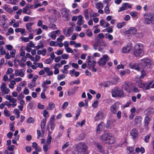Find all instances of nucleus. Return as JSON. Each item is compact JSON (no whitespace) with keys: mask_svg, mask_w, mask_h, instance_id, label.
Wrapping results in <instances>:
<instances>
[{"mask_svg":"<svg viewBox=\"0 0 154 154\" xmlns=\"http://www.w3.org/2000/svg\"><path fill=\"white\" fill-rule=\"evenodd\" d=\"M51 84V81L50 80H46L44 81L42 85V87L45 88L46 85H49Z\"/></svg>","mask_w":154,"mask_h":154,"instance_id":"e433bc0d","label":"nucleus"},{"mask_svg":"<svg viewBox=\"0 0 154 154\" xmlns=\"http://www.w3.org/2000/svg\"><path fill=\"white\" fill-rule=\"evenodd\" d=\"M105 127L104 123L103 122H101L98 125L96 130V133L97 134H100V131L103 130V128Z\"/></svg>","mask_w":154,"mask_h":154,"instance_id":"2eb2a0df","label":"nucleus"},{"mask_svg":"<svg viewBox=\"0 0 154 154\" xmlns=\"http://www.w3.org/2000/svg\"><path fill=\"white\" fill-rule=\"evenodd\" d=\"M125 24V23L124 22H123L122 23H119L117 24V27L119 28L120 29L122 28Z\"/></svg>","mask_w":154,"mask_h":154,"instance_id":"864d4df0","label":"nucleus"},{"mask_svg":"<svg viewBox=\"0 0 154 154\" xmlns=\"http://www.w3.org/2000/svg\"><path fill=\"white\" fill-rule=\"evenodd\" d=\"M3 8L5 9V11L9 12L11 13L12 12V9L9 7L7 5H4L3 7Z\"/></svg>","mask_w":154,"mask_h":154,"instance_id":"4c0bfd02","label":"nucleus"},{"mask_svg":"<svg viewBox=\"0 0 154 154\" xmlns=\"http://www.w3.org/2000/svg\"><path fill=\"white\" fill-rule=\"evenodd\" d=\"M130 134L132 137V138L135 140L138 135V131L136 128H134L131 130Z\"/></svg>","mask_w":154,"mask_h":154,"instance_id":"6ab92c4d","label":"nucleus"},{"mask_svg":"<svg viewBox=\"0 0 154 154\" xmlns=\"http://www.w3.org/2000/svg\"><path fill=\"white\" fill-rule=\"evenodd\" d=\"M146 116H150L152 115L154 113V109L152 107H150L145 110Z\"/></svg>","mask_w":154,"mask_h":154,"instance_id":"ddd939ff","label":"nucleus"},{"mask_svg":"<svg viewBox=\"0 0 154 154\" xmlns=\"http://www.w3.org/2000/svg\"><path fill=\"white\" fill-rule=\"evenodd\" d=\"M100 46L107 47L108 45L106 42L103 40H100L99 41Z\"/></svg>","mask_w":154,"mask_h":154,"instance_id":"c9c22d12","label":"nucleus"},{"mask_svg":"<svg viewBox=\"0 0 154 154\" xmlns=\"http://www.w3.org/2000/svg\"><path fill=\"white\" fill-rule=\"evenodd\" d=\"M27 107L31 109H33L35 108L34 104L32 103H29Z\"/></svg>","mask_w":154,"mask_h":154,"instance_id":"49530a36","label":"nucleus"},{"mask_svg":"<svg viewBox=\"0 0 154 154\" xmlns=\"http://www.w3.org/2000/svg\"><path fill=\"white\" fill-rule=\"evenodd\" d=\"M34 24L33 22H28L26 23L25 27L27 31L29 32H32L33 31L32 28L33 25Z\"/></svg>","mask_w":154,"mask_h":154,"instance_id":"dca6fc26","label":"nucleus"},{"mask_svg":"<svg viewBox=\"0 0 154 154\" xmlns=\"http://www.w3.org/2000/svg\"><path fill=\"white\" fill-rule=\"evenodd\" d=\"M137 32V29L135 27H130L129 29L126 32L127 34L134 35Z\"/></svg>","mask_w":154,"mask_h":154,"instance_id":"4be33fe9","label":"nucleus"},{"mask_svg":"<svg viewBox=\"0 0 154 154\" xmlns=\"http://www.w3.org/2000/svg\"><path fill=\"white\" fill-rule=\"evenodd\" d=\"M15 75L16 76H20L23 77L24 75V73L23 69L15 70Z\"/></svg>","mask_w":154,"mask_h":154,"instance_id":"412c9836","label":"nucleus"},{"mask_svg":"<svg viewBox=\"0 0 154 154\" xmlns=\"http://www.w3.org/2000/svg\"><path fill=\"white\" fill-rule=\"evenodd\" d=\"M151 60L149 59L144 58L141 60L140 64L144 69H146L150 68Z\"/></svg>","mask_w":154,"mask_h":154,"instance_id":"0eeeda50","label":"nucleus"},{"mask_svg":"<svg viewBox=\"0 0 154 154\" xmlns=\"http://www.w3.org/2000/svg\"><path fill=\"white\" fill-rule=\"evenodd\" d=\"M0 89L2 95L8 94L10 91V89L7 88L6 83L5 82H3L2 83V85L0 86Z\"/></svg>","mask_w":154,"mask_h":154,"instance_id":"1a4fd4ad","label":"nucleus"},{"mask_svg":"<svg viewBox=\"0 0 154 154\" xmlns=\"http://www.w3.org/2000/svg\"><path fill=\"white\" fill-rule=\"evenodd\" d=\"M103 113L101 111H98L96 114L94 119L96 121L102 120L104 118Z\"/></svg>","mask_w":154,"mask_h":154,"instance_id":"f8f14e48","label":"nucleus"},{"mask_svg":"<svg viewBox=\"0 0 154 154\" xmlns=\"http://www.w3.org/2000/svg\"><path fill=\"white\" fill-rule=\"evenodd\" d=\"M75 89H72L67 92L69 96H71L74 95L75 93Z\"/></svg>","mask_w":154,"mask_h":154,"instance_id":"a18cd8bd","label":"nucleus"},{"mask_svg":"<svg viewBox=\"0 0 154 154\" xmlns=\"http://www.w3.org/2000/svg\"><path fill=\"white\" fill-rule=\"evenodd\" d=\"M78 19L77 24L79 26L83 24L84 23V21L83 20V17L82 15H79L78 17Z\"/></svg>","mask_w":154,"mask_h":154,"instance_id":"b1692460","label":"nucleus"},{"mask_svg":"<svg viewBox=\"0 0 154 154\" xmlns=\"http://www.w3.org/2000/svg\"><path fill=\"white\" fill-rule=\"evenodd\" d=\"M87 63V68L92 72H96L97 69L94 67L96 64V60L92 56H88L86 60Z\"/></svg>","mask_w":154,"mask_h":154,"instance_id":"f257e3e1","label":"nucleus"},{"mask_svg":"<svg viewBox=\"0 0 154 154\" xmlns=\"http://www.w3.org/2000/svg\"><path fill=\"white\" fill-rule=\"evenodd\" d=\"M130 71L128 69H126L125 70L121 71L120 73V74L121 76H123L126 74H128L130 73Z\"/></svg>","mask_w":154,"mask_h":154,"instance_id":"f704fd0d","label":"nucleus"},{"mask_svg":"<svg viewBox=\"0 0 154 154\" xmlns=\"http://www.w3.org/2000/svg\"><path fill=\"white\" fill-rule=\"evenodd\" d=\"M127 10V8L124 3L123 4L122 7L120 8L119 10H118V12H121L124 10Z\"/></svg>","mask_w":154,"mask_h":154,"instance_id":"37998d69","label":"nucleus"},{"mask_svg":"<svg viewBox=\"0 0 154 154\" xmlns=\"http://www.w3.org/2000/svg\"><path fill=\"white\" fill-rule=\"evenodd\" d=\"M129 67L133 69H135L137 71H140V68L139 66V64L137 63H135L133 64L131 63H130L129 65Z\"/></svg>","mask_w":154,"mask_h":154,"instance_id":"f3484780","label":"nucleus"},{"mask_svg":"<svg viewBox=\"0 0 154 154\" xmlns=\"http://www.w3.org/2000/svg\"><path fill=\"white\" fill-rule=\"evenodd\" d=\"M5 20L4 21L3 20H1L0 22V26L4 29H6L7 27V26L5 25Z\"/></svg>","mask_w":154,"mask_h":154,"instance_id":"58836bf2","label":"nucleus"},{"mask_svg":"<svg viewBox=\"0 0 154 154\" xmlns=\"http://www.w3.org/2000/svg\"><path fill=\"white\" fill-rule=\"evenodd\" d=\"M131 49V47L128 45H127L126 47H124L122 48L123 52L124 53H128Z\"/></svg>","mask_w":154,"mask_h":154,"instance_id":"c85d7f7f","label":"nucleus"},{"mask_svg":"<svg viewBox=\"0 0 154 154\" xmlns=\"http://www.w3.org/2000/svg\"><path fill=\"white\" fill-rule=\"evenodd\" d=\"M100 139L102 141H108V142L110 144L114 143L115 140L113 135L108 132H105L100 137Z\"/></svg>","mask_w":154,"mask_h":154,"instance_id":"7ed1b4c3","label":"nucleus"},{"mask_svg":"<svg viewBox=\"0 0 154 154\" xmlns=\"http://www.w3.org/2000/svg\"><path fill=\"white\" fill-rule=\"evenodd\" d=\"M151 120V119L149 118V116H146L144 120V125L147 126L149 125V122Z\"/></svg>","mask_w":154,"mask_h":154,"instance_id":"c756f323","label":"nucleus"},{"mask_svg":"<svg viewBox=\"0 0 154 154\" xmlns=\"http://www.w3.org/2000/svg\"><path fill=\"white\" fill-rule=\"evenodd\" d=\"M106 31L109 33H111L113 32L112 29L111 27H109L103 30V32H106Z\"/></svg>","mask_w":154,"mask_h":154,"instance_id":"6e6d98bb","label":"nucleus"},{"mask_svg":"<svg viewBox=\"0 0 154 154\" xmlns=\"http://www.w3.org/2000/svg\"><path fill=\"white\" fill-rule=\"evenodd\" d=\"M55 107V104L52 102H50L48 104V109L49 110H52Z\"/></svg>","mask_w":154,"mask_h":154,"instance_id":"a19ab883","label":"nucleus"},{"mask_svg":"<svg viewBox=\"0 0 154 154\" xmlns=\"http://www.w3.org/2000/svg\"><path fill=\"white\" fill-rule=\"evenodd\" d=\"M86 147L85 143H82L79 144L78 146L77 147L76 149L79 152H84L86 150Z\"/></svg>","mask_w":154,"mask_h":154,"instance_id":"4468645a","label":"nucleus"},{"mask_svg":"<svg viewBox=\"0 0 154 154\" xmlns=\"http://www.w3.org/2000/svg\"><path fill=\"white\" fill-rule=\"evenodd\" d=\"M65 49L67 52L72 53L73 52V50L70 48L67 47L65 48Z\"/></svg>","mask_w":154,"mask_h":154,"instance_id":"69168bd1","label":"nucleus"},{"mask_svg":"<svg viewBox=\"0 0 154 154\" xmlns=\"http://www.w3.org/2000/svg\"><path fill=\"white\" fill-rule=\"evenodd\" d=\"M64 38V36L63 35H60L59 37L57 39V40L58 42H61L62 40Z\"/></svg>","mask_w":154,"mask_h":154,"instance_id":"0e129e2a","label":"nucleus"},{"mask_svg":"<svg viewBox=\"0 0 154 154\" xmlns=\"http://www.w3.org/2000/svg\"><path fill=\"white\" fill-rule=\"evenodd\" d=\"M130 14L132 17L135 18L136 17L138 14L137 12L135 11L131 12L130 13Z\"/></svg>","mask_w":154,"mask_h":154,"instance_id":"79ce46f5","label":"nucleus"},{"mask_svg":"<svg viewBox=\"0 0 154 154\" xmlns=\"http://www.w3.org/2000/svg\"><path fill=\"white\" fill-rule=\"evenodd\" d=\"M114 125V122L112 121L109 120L107 122L106 127L108 128H111Z\"/></svg>","mask_w":154,"mask_h":154,"instance_id":"473e14b6","label":"nucleus"},{"mask_svg":"<svg viewBox=\"0 0 154 154\" xmlns=\"http://www.w3.org/2000/svg\"><path fill=\"white\" fill-rule=\"evenodd\" d=\"M13 71V69L12 68H10L8 69L6 72V74L7 75H8L9 74L12 73Z\"/></svg>","mask_w":154,"mask_h":154,"instance_id":"338daca9","label":"nucleus"},{"mask_svg":"<svg viewBox=\"0 0 154 154\" xmlns=\"http://www.w3.org/2000/svg\"><path fill=\"white\" fill-rule=\"evenodd\" d=\"M62 11L61 14L62 17L66 20L68 21L70 20L71 15L69 13V10L66 8H63L62 9Z\"/></svg>","mask_w":154,"mask_h":154,"instance_id":"423d86ee","label":"nucleus"},{"mask_svg":"<svg viewBox=\"0 0 154 154\" xmlns=\"http://www.w3.org/2000/svg\"><path fill=\"white\" fill-rule=\"evenodd\" d=\"M136 152L137 153L140 152L141 153H144L145 152V149L143 147H141L140 148L136 147L135 149Z\"/></svg>","mask_w":154,"mask_h":154,"instance_id":"cd10ccee","label":"nucleus"},{"mask_svg":"<svg viewBox=\"0 0 154 154\" xmlns=\"http://www.w3.org/2000/svg\"><path fill=\"white\" fill-rule=\"evenodd\" d=\"M26 46L34 48L35 47V45L34 44L33 42L32 41H30L29 43H27Z\"/></svg>","mask_w":154,"mask_h":154,"instance_id":"e2e57ef3","label":"nucleus"},{"mask_svg":"<svg viewBox=\"0 0 154 154\" xmlns=\"http://www.w3.org/2000/svg\"><path fill=\"white\" fill-rule=\"evenodd\" d=\"M151 135V134H149L145 137L144 140L145 143H147L148 142Z\"/></svg>","mask_w":154,"mask_h":154,"instance_id":"09e8293b","label":"nucleus"},{"mask_svg":"<svg viewBox=\"0 0 154 154\" xmlns=\"http://www.w3.org/2000/svg\"><path fill=\"white\" fill-rule=\"evenodd\" d=\"M144 23L146 25L152 24L154 26V14L151 12L145 13L143 14Z\"/></svg>","mask_w":154,"mask_h":154,"instance_id":"f03ea898","label":"nucleus"},{"mask_svg":"<svg viewBox=\"0 0 154 154\" xmlns=\"http://www.w3.org/2000/svg\"><path fill=\"white\" fill-rule=\"evenodd\" d=\"M110 110L113 113L116 114V103H114L110 106Z\"/></svg>","mask_w":154,"mask_h":154,"instance_id":"2f4dec72","label":"nucleus"},{"mask_svg":"<svg viewBox=\"0 0 154 154\" xmlns=\"http://www.w3.org/2000/svg\"><path fill=\"white\" fill-rule=\"evenodd\" d=\"M124 94L122 91L116 89V97H124Z\"/></svg>","mask_w":154,"mask_h":154,"instance_id":"bb28decb","label":"nucleus"},{"mask_svg":"<svg viewBox=\"0 0 154 154\" xmlns=\"http://www.w3.org/2000/svg\"><path fill=\"white\" fill-rule=\"evenodd\" d=\"M141 75L140 76L139 79V82H138V84L137 85L139 84V83L140 82V81H141L142 82L141 80L142 79L144 78V77L146 75V72L144 70V69L141 71Z\"/></svg>","mask_w":154,"mask_h":154,"instance_id":"a878e982","label":"nucleus"},{"mask_svg":"<svg viewBox=\"0 0 154 154\" xmlns=\"http://www.w3.org/2000/svg\"><path fill=\"white\" fill-rule=\"evenodd\" d=\"M142 119V117L140 116H136L134 120V124L135 125L140 126L141 125V121Z\"/></svg>","mask_w":154,"mask_h":154,"instance_id":"a211bd4d","label":"nucleus"},{"mask_svg":"<svg viewBox=\"0 0 154 154\" xmlns=\"http://www.w3.org/2000/svg\"><path fill=\"white\" fill-rule=\"evenodd\" d=\"M143 45L141 44H136L134 46L133 53L135 57L142 56L144 54Z\"/></svg>","mask_w":154,"mask_h":154,"instance_id":"20e7f679","label":"nucleus"},{"mask_svg":"<svg viewBox=\"0 0 154 154\" xmlns=\"http://www.w3.org/2000/svg\"><path fill=\"white\" fill-rule=\"evenodd\" d=\"M73 30L72 27H70L69 29L65 28L63 29V33L66 37H69L71 35V33L73 32Z\"/></svg>","mask_w":154,"mask_h":154,"instance_id":"9b49d317","label":"nucleus"},{"mask_svg":"<svg viewBox=\"0 0 154 154\" xmlns=\"http://www.w3.org/2000/svg\"><path fill=\"white\" fill-rule=\"evenodd\" d=\"M65 77V75H58L57 76V79L58 80H61Z\"/></svg>","mask_w":154,"mask_h":154,"instance_id":"5fc2aeb1","label":"nucleus"},{"mask_svg":"<svg viewBox=\"0 0 154 154\" xmlns=\"http://www.w3.org/2000/svg\"><path fill=\"white\" fill-rule=\"evenodd\" d=\"M97 147L99 150L101 152H102L105 151L103 149L102 146L99 144H97Z\"/></svg>","mask_w":154,"mask_h":154,"instance_id":"c03bdc74","label":"nucleus"},{"mask_svg":"<svg viewBox=\"0 0 154 154\" xmlns=\"http://www.w3.org/2000/svg\"><path fill=\"white\" fill-rule=\"evenodd\" d=\"M37 133L38 135L37 138L38 139L40 137H43L44 136V131L42 132L41 133L40 131L39 130H37Z\"/></svg>","mask_w":154,"mask_h":154,"instance_id":"ea45409f","label":"nucleus"},{"mask_svg":"<svg viewBox=\"0 0 154 154\" xmlns=\"http://www.w3.org/2000/svg\"><path fill=\"white\" fill-rule=\"evenodd\" d=\"M47 118H44L42 120L41 123V127L42 132L44 131L46 123Z\"/></svg>","mask_w":154,"mask_h":154,"instance_id":"5701e85b","label":"nucleus"},{"mask_svg":"<svg viewBox=\"0 0 154 154\" xmlns=\"http://www.w3.org/2000/svg\"><path fill=\"white\" fill-rule=\"evenodd\" d=\"M5 48L8 50L10 51L12 49L13 47L11 45H5Z\"/></svg>","mask_w":154,"mask_h":154,"instance_id":"774afa93","label":"nucleus"},{"mask_svg":"<svg viewBox=\"0 0 154 154\" xmlns=\"http://www.w3.org/2000/svg\"><path fill=\"white\" fill-rule=\"evenodd\" d=\"M48 112L46 110H44V111L43 115L45 118H48L49 117V116L48 115Z\"/></svg>","mask_w":154,"mask_h":154,"instance_id":"052dcab7","label":"nucleus"},{"mask_svg":"<svg viewBox=\"0 0 154 154\" xmlns=\"http://www.w3.org/2000/svg\"><path fill=\"white\" fill-rule=\"evenodd\" d=\"M132 84L129 82H125L122 85V88L128 93H130L132 88Z\"/></svg>","mask_w":154,"mask_h":154,"instance_id":"6e6552de","label":"nucleus"},{"mask_svg":"<svg viewBox=\"0 0 154 154\" xmlns=\"http://www.w3.org/2000/svg\"><path fill=\"white\" fill-rule=\"evenodd\" d=\"M109 57L107 54H104L103 57L100 58L98 63L99 65L103 66L106 64V63L109 61Z\"/></svg>","mask_w":154,"mask_h":154,"instance_id":"9d476101","label":"nucleus"},{"mask_svg":"<svg viewBox=\"0 0 154 154\" xmlns=\"http://www.w3.org/2000/svg\"><path fill=\"white\" fill-rule=\"evenodd\" d=\"M36 85L35 82H31L28 85V86L30 89H32V91H33V88Z\"/></svg>","mask_w":154,"mask_h":154,"instance_id":"7c9ffc66","label":"nucleus"},{"mask_svg":"<svg viewBox=\"0 0 154 154\" xmlns=\"http://www.w3.org/2000/svg\"><path fill=\"white\" fill-rule=\"evenodd\" d=\"M86 34L89 37H91L93 35L92 32L89 29L87 30Z\"/></svg>","mask_w":154,"mask_h":154,"instance_id":"13d9d810","label":"nucleus"},{"mask_svg":"<svg viewBox=\"0 0 154 154\" xmlns=\"http://www.w3.org/2000/svg\"><path fill=\"white\" fill-rule=\"evenodd\" d=\"M48 145L46 143L43 146V149L44 152H46L48 151V149L50 148Z\"/></svg>","mask_w":154,"mask_h":154,"instance_id":"8fccbe9b","label":"nucleus"},{"mask_svg":"<svg viewBox=\"0 0 154 154\" xmlns=\"http://www.w3.org/2000/svg\"><path fill=\"white\" fill-rule=\"evenodd\" d=\"M105 38H108L109 40H112L113 39V37L111 35L108 34L106 33L105 34Z\"/></svg>","mask_w":154,"mask_h":154,"instance_id":"603ef678","label":"nucleus"},{"mask_svg":"<svg viewBox=\"0 0 154 154\" xmlns=\"http://www.w3.org/2000/svg\"><path fill=\"white\" fill-rule=\"evenodd\" d=\"M96 5V8L98 9H102L103 8V5L102 3H98Z\"/></svg>","mask_w":154,"mask_h":154,"instance_id":"3c124183","label":"nucleus"},{"mask_svg":"<svg viewBox=\"0 0 154 154\" xmlns=\"http://www.w3.org/2000/svg\"><path fill=\"white\" fill-rule=\"evenodd\" d=\"M100 25L103 28H106L110 26V24L105 21L103 19H101L100 21Z\"/></svg>","mask_w":154,"mask_h":154,"instance_id":"393cba45","label":"nucleus"},{"mask_svg":"<svg viewBox=\"0 0 154 154\" xmlns=\"http://www.w3.org/2000/svg\"><path fill=\"white\" fill-rule=\"evenodd\" d=\"M24 97V95L23 93H21L19 94L17 97V99L18 100L23 99Z\"/></svg>","mask_w":154,"mask_h":154,"instance_id":"680f3d73","label":"nucleus"},{"mask_svg":"<svg viewBox=\"0 0 154 154\" xmlns=\"http://www.w3.org/2000/svg\"><path fill=\"white\" fill-rule=\"evenodd\" d=\"M4 114L6 117L9 116L11 115L10 112L7 109V108L5 107L4 110Z\"/></svg>","mask_w":154,"mask_h":154,"instance_id":"72a5a7b5","label":"nucleus"},{"mask_svg":"<svg viewBox=\"0 0 154 154\" xmlns=\"http://www.w3.org/2000/svg\"><path fill=\"white\" fill-rule=\"evenodd\" d=\"M34 122V119L33 118L30 117L28 118L27 120V122L28 123H33Z\"/></svg>","mask_w":154,"mask_h":154,"instance_id":"4d7b16f0","label":"nucleus"},{"mask_svg":"<svg viewBox=\"0 0 154 154\" xmlns=\"http://www.w3.org/2000/svg\"><path fill=\"white\" fill-rule=\"evenodd\" d=\"M4 97L6 100H9L10 102L13 103H15L17 101L16 99L11 95H6L4 96Z\"/></svg>","mask_w":154,"mask_h":154,"instance_id":"aec40b11","label":"nucleus"},{"mask_svg":"<svg viewBox=\"0 0 154 154\" xmlns=\"http://www.w3.org/2000/svg\"><path fill=\"white\" fill-rule=\"evenodd\" d=\"M153 81L147 83L143 82L140 81L137 85L139 88H142L143 90L146 91L151 88H154V82L153 83Z\"/></svg>","mask_w":154,"mask_h":154,"instance_id":"39448f33","label":"nucleus"},{"mask_svg":"<svg viewBox=\"0 0 154 154\" xmlns=\"http://www.w3.org/2000/svg\"><path fill=\"white\" fill-rule=\"evenodd\" d=\"M52 139V137L49 134H48L47 137V143L48 145H50L51 144V140Z\"/></svg>","mask_w":154,"mask_h":154,"instance_id":"de8ad7c7","label":"nucleus"},{"mask_svg":"<svg viewBox=\"0 0 154 154\" xmlns=\"http://www.w3.org/2000/svg\"><path fill=\"white\" fill-rule=\"evenodd\" d=\"M51 37L53 40H54L56 38V33H55L54 31H53L51 33Z\"/></svg>","mask_w":154,"mask_h":154,"instance_id":"bf43d9fd","label":"nucleus"}]
</instances>
